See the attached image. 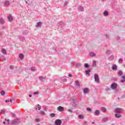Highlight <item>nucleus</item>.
Here are the masks:
<instances>
[{"label": "nucleus", "mask_w": 125, "mask_h": 125, "mask_svg": "<svg viewBox=\"0 0 125 125\" xmlns=\"http://www.w3.org/2000/svg\"><path fill=\"white\" fill-rule=\"evenodd\" d=\"M36 122H39V119H36Z\"/></svg>", "instance_id": "nucleus-42"}, {"label": "nucleus", "mask_w": 125, "mask_h": 125, "mask_svg": "<svg viewBox=\"0 0 125 125\" xmlns=\"http://www.w3.org/2000/svg\"><path fill=\"white\" fill-rule=\"evenodd\" d=\"M124 67L125 68V64L124 65Z\"/></svg>", "instance_id": "nucleus-47"}, {"label": "nucleus", "mask_w": 125, "mask_h": 125, "mask_svg": "<svg viewBox=\"0 0 125 125\" xmlns=\"http://www.w3.org/2000/svg\"><path fill=\"white\" fill-rule=\"evenodd\" d=\"M41 26H42V22H39L37 23V25H36V27H37V28H39V27H41Z\"/></svg>", "instance_id": "nucleus-12"}, {"label": "nucleus", "mask_w": 125, "mask_h": 125, "mask_svg": "<svg viewBox=\"0 0 125 125\" xmlns=\"http://www.w3.org/2000/svg\"><path fill=\"white\" fill-rule=\"evenodd\" d=\"M68 76H69V77H72V75H71V74H69Z\"/></svg>", "instance_id": "nucleus-39"}, {"label": "nucleus", "mask_w": 125, "mask_h": 125, "mask_svg": "<svg viewBox=\"0 0 125 125\" xmlns=\"http://www.w3.org/2000/svg\"><path fill=\"white\" fill-rule=\"evenodd\" d=\"M7 124L9 125V120H7Z\"/></svg>", "instance_id": "nucleus-36"}, {"label": "nucleus", "mask_w": 125, "mask_h": 125, "mask_svg": "<svg viewBox=\"0 0 125 125\" xmlns=\"http://www.w3.org/2000/svg\"><path fill=\"white\" fill-rule=\"evenodd\" d=\"M80 9L82 11H83V8L82 7H80Z\"/></svg>", "instance_id": "nucleus-33"}, {"label": "nucleus", "mask_w": 125, "mask_h": 125, "mask_svg": "<svg viewBox=\"0 0 125 125\" xmlns=\"http://www.w3.org/2000/svg\"><path fill=\"white\" fill-rule=\"evenodd\" d=\"M117 86L118 84H117V83H113L111 85L110 88H111V89H116Z\"/></svg>", "instance_id": "nucleus-1"}, {"label": "nucleus", "mask_w": 125, "mask_h": 125, "mask_svg": "<svg viewBox=\"0 0 125 125\" xmlns=\"http://www.w3.org/2000/svg\"><path fill=\"white\" fill-rule=\"evenodd\" d=\"M85 73H86V75H88V76H89V73H90V70H85Z\"/></svg>", "instance_id": "nucleus-15"}, {"label": "nucleus", "mask_w": 125, "mask_h": 125, "mask_svg": "<svg viewBox=\"0 0 125 125\" xmlns=\"http://www.w3.org/2000/svg\"><path fill=\"white\" fill-rule=\"evenodd\" d=\"M3 124L4 125H5V122H3Z\"/></svg>", "instance_id": "nucleus-43"}, {"label": "nucleus", "mask_w": 125, "mask_h": 125, "mask_svg": "<svg viewBox=\"0 0 125 125\" xmlns=\"http://www.w3.org/2000/svg\"><path fill=\"white\" fill-rule=\"evenodd\" d=\"M108 90H110V89H108Z\"/></svg>", "instance_id": "nucleus-48"}, {"label": "nucleus", "mask_w": 125, "mask_h": 125, "mask_svg": "<svg viewBox=\"0 0 125 125\" xmlns=\"http://www.w3.org/2000/svg\"><path fill=\"white\" fill-rule=\"evenodd\" d=\"M58 110H59V112H62L64 110V109H63L62 106H59L58 107Z\"/></svg>", "instance_id": "nucleus-7"}, {"label": "nucleus", "mask_w": 125, "mask_h": 125, "mask_svg": "<svg viewBox=\"0 0 125 125\" xmlns=\"http://www.w3.org/2000/svg\"><path fill=\"white\" fill-rule=\"evenodd\" d=\"M122 109L121 108H116L115 109V113H119V114H121L122 113Z\"/></svg>", "instance_id": "nucleus-4"}, {"label": "nucleus", "mask_w": 125, "mask_h": 125, "mask_svg": "<svg viewBox=\"0 0 125 125\" xmlns=\"http://www.w3.org/2000/svg\"><path fill=\"white\" fill-rule=\"evenodd\" d=\"M122 78L123 80L120 81V83H125V75L122 76Z\"/></svg>", "instance_id": "nucleus-6"}, {"label": "nucleus", "mask_w": 125, "mask_h": 125, "mask_svg": "<svg viewBox=\"0 0 125 125\" xmlns=\"http://www.w3.org/2000/svg\"><path fill=\"white\" fill-rule=\"evenodd\" d=\"M5 60H6V59H5Z\"/></svg>", "instance_id": "nucleus-49"}, {"label": "nucleus", "mask_w": 125, "mask_h": 125, "mask_svg": "<svg viewBox=\"0 0 125 125\" xmlns=\"http://www.w3.org/2000/svg\"><path fill=\"white\" fill-rule=\"evenodd\" d=\"M119 63H123V59H120L118 61Z\"/></svg>", "instance_id": "nucleus-28"}, {"label": "nucleus", "mask_w": 125, "mask_h": 125, "mask_svg": "<svg viewBox=\"0 0 125 125\" xmlns=\"http://www.w3.org/2000/svg\"><path fill=\"white\" fill-rule=\"evenodd\" d=\"M101 111H102V112H106L107 110L106 109V108H105L104 107H102L101 108Z\"/></svg>", "instance_id": "nucleus-14"}, {"label": "nucleus", "mask_w": 125, "mask_h": 125, "mask_svg": "<svg viewBox=\"0 0 125 125\" xmlns=\"http://www.w3.org/2000/svg\"><path fill=\"white\" fill-rule=\"evenodd\" d=\"M8 19L9 21H10V22H11L12 21V17L11 16L8 17Z\"/></svg>", "instance_id": "nucleus-17"}, {"label": "nucleus", "mask_w": 125, "mask_h": 125, "mask_svg": "<svg viewBox=\"0 0 125 125\" xmlns=\"http://www.w3.org/2000/svg\"><path fill=\"white\" fill-rule=\"evenodd\" d=\"M100 114V111L98 110H97L95 111V115L96 116H97L98 115H99Z\"/></svg>", "instance_id": "nucleus-11"}, {"label": "nucleus", "mask_w": 125, "mask_h": 125, "mask_svg": "<svg viewBox=\"0 0 125 125\" xmlns=\"http://www.w3.org/2000/svg\"><path fill=\"white\" fill-rule=\"evenodd\" d=\"M36 110H38V108H36Z\"/></svg>", "instance_id": "nucleus-44"}, {"label": "nucleus", "mask_w": 125, "mask_h": 125, "mask_svg": "<svg viewBox=\"0 0 125 125\" xmlns=\"http://www.w3.org/2000/svg\"><path fill=\"white\" fill-rule=\"evenodd\" d=\"M112 125H114V124H112Z\"/></svg>", "instance_id": "nucleus-50"}, {"label": "nucleus", "mask_w": 125, "mask_h": 125, "mask_svg": "<svg viewBox=\"0 0 125 125\" xmlns=\"http://www.w3.org/2000/svg\"><path fill=\"white\" fill-rule=\"evenodd\" d=\"M84 67L85 68H88V63H85Z\"/></svg>", "instance_id": "nucleus-29"}, {"label": "nucleus", "mask_w": 125, "mask_h": 125, "mask_svg": "<svg viewBox=\"0 0 125 125\" xmlns=\"http://www.w3.org/2000/svg\"><path fill=\"white\" fill-rule=\"evenodd\" d=\"M0 94L3 96L5 95V92H4V91H1L0 92Z\"/></svg>", "instance_id": "nucleus-22"}, {"label": "nucleus", "mask_w": 125, "mask_h": 125, "mask_svg": "<svg viewBox=\"0 0 125 125\" xmlns=\"http://www.w3.org/2000/svg\"><path fill=\"white\" fill-rule=\"evenodd\" d=\"M68 112H72V110L71 109H68Z\"/></svg>", "instance_id": "nucleus-37"}, {"label": "nucleus", "mask_w": 125, "mask_h": 125, "mask_svg": "<svg viewBox=\"0 0 125 125\" xmlns=\"http://www.w3.org/2000/svg\"><path fill=\"white\" fill-rule=\"evenodd\" d=\"M19 58H20L21 60H23V59H24V55L23 54H20L19 55Z\"/></svg>", "instance_id": "nucleus-8"}, {"label": "nucleus", "mask_w": 125, "mask_h": 125, "mask_svg": "<svg viewBox=\"0 0 125 125\" xmlns=\"http://www.w3.org/2000/svg\"><path fill=\"white\" fill-rule=\"evenodd\" d=\"M94 79L96 83H99V77L98 76V75L95 74L94 75Z\"/></svg>", "instance_id": "nucleus-3"}, {"label": "nucleus", "mask_w": 125, "mask_h": 125, "mask_svg": "<svg viewBox=\"0 0 125 125\" xmlns=\"http://www.w3.org/2000/svg\"><path fill=\"white\" fill-rule=\"evenodd\" d=\"M87 111H89V112H91V108H87Z\"/></svg>", "instance_id": "nucleus-32"}, {"label": "nucleus", "mask_w": 125, "mask_h": 125, "mask_svg": "<svg viewBox=\"0 0 125 125\" xmlns=\"http://www.w3.org/2000/svg\"><path fill=\"white\" fill-rule=\"evenodd\" d=\"M10 102H11L12 103V100H10Z\"/></svg>", "instance_id": "nucleus-41"}, {"label": "nucleus", "mask_w": 125, "mask_h": 125, "mask_svg": "<svg viewBox=\"0 0 125 125\" xmlns=\"http://www.w3.org/2000/svg\"><path fill=\"white\" fill-rule=\"evenodd\" d=\"M115 118H122V114H115Z\"/></svg>", "instance_id": "nucleus-9"}, {"label": "nucleus", "mask_w": 125, "mask_h": 125, "mask_svg": "<svg viewBox=\"0 0 125 125\" xmlns=\"http://www.w3.org/2000/svg\"><path fill=\"white\" fill-rule=\"evenodd\" d=\"M5 4H6L7 5H8V4H9V2H8V1H6V2H5Z\"/></svg>", "instance_id": "nucleus-34"}, {"label": "nucleus", "mask_w": 125, "mask_h": 125, "mask_svg": "<svg viewBox=\"0 0 125 125\" xmlns=\"http://www.w3.org/2000/svg\"><path fill=\"white\" fill-rule=\"evenodd\" d=\"M90 55L92 57H93V56H95V53L91 52L90 53Z\"/></svg>", "instance_id": "nucleus-21"}, {"label": "nucleus", "mask_w": 125, "mask_h": 125, "mask_svg": "<svg viewBox=\"0 0 125 125\" xmlns=\"http://www.w3.org/2000/svg\"><path fill=\"white\" fill-rule=\"evenodd\" d=\"M5 113V110H1V114H2V115H3V114H4Z\"/></svg>", "instance_id": "nucleus-27"}, {"label": "nucleus", "mask_w": 125, "mask_h": 125, "mask_svg": "<svg viewBox=\"0 0 125 125\" xmlns=\"http://www.w3.org/2000/svg\"><path fill=\"white\" fill-rule=\"evenodd\" d=\"M75 83H76V85H77V86H80V83H79V82L76 81Z\"/></svg>", "instance_id": "nucleus-26"}, {"label": "nucleus", "mask_w": 125, "mask_h": 125, "mask_svg": "<svg viewBox=\"0 0 125 125\" xmlns=\"http://www.w3.org/2000/svg\"><path fill=\"white\" fill-rule=\"evenodd\" d=\"M104 15L105 16H107L108 15V12L105 11L104 13Z\"/></svg>", "instance_id": "nucleus-23"}, {"label": "nucleus", "mask_w": 125, "mask_h": 125, "mask_svg": "<svg viewBox=\"0 0 125 125\" xmlns=\"http://www.w3.org/2000/svg\"><path fill=\"white\" fill-rule=\"evenodd\" d=\"M29 97H32V95H29Z\"/></svg>", "instance_id": "nucleus-40"}, {"label": "nucleus", "mask_w": 125, "mask_h": 125, "mask_svg": "<svg viewBox=\"0 0 125 125\" xmlns=\"http://www.w3.org/2000/svg\"><path fill=\"white\" fill-rule=\"evenodd\" d=\"M88 91H89V90L88 89V88H86L84 90V93H85V94L88 93Z\"/></svg>", "instance_id": "nucleus-13"}, {"label": "nucleus", "mask_w": 125, "mask_h": 125, "mask_svg": "<svg viewBox=\"0 0 125 125\" xmlns=\"http://www.w3.org/2000/svg\"><path fill=\"white\" fill-rule=\"evenodd\" d=\"M40 80L42 82H45V79L43 78L42 77H40Z\"/></svg>", "instance_id": "nucleus-16"}, {"label": "nucleus", "mask_w": 125, "mask_h": 125, "mask_svg": "<svg viewBox=\"0 0 125 125\" xmlns=\"http://www.w3.org/2000/svg\"><path fill=\"white\" fill-rule=\"evenodd\" d=\"M55 124L56 125H61V124H62V121L60 119L56 120Z\"/></svg>", "instance_id": "nucleus-2"}, {"label": "nucleus", "mask_w": 125, "mask_h": 125, "mask_svg": "<svg viewBox=\"0 0 125 125\" xmlns=\"http://www.w3.org/2000/svg\"><path fill=\"white\" fill-rule=\"evenodd\" d=\"M11 114H12V115H14V114H13V113H12Z\"/></svg>", "instance_id": "nucleus-45"}, {"label": "nucleus", "mask_w": 125, "mask_h": 125, "mask_svg": "<svg viewBox=\"0 0 125 125\" xmlns=\"http://www.w3.org/2000/svg\"><path fill=\"white\" fill-rule=\"evenodd\" d=\"M112 70H117V69H118V66H117V65H116V64H114L112 67Z\"/></svg>", "instance_id": "nucleus-10"}, {"label": "nucleus", "mask_w": 125, "mask_h": 125, "mask_svg": "<svg viewBox=\"0 0 125 125\" xmlns=\"http://www.w3.org/2000/svg\"><path fill=\"white\" fill-rule=\"evenodd\" d=\"M92 124H94V122H92Z\"/></svg>", "instance_id": "nucleus-46"}, {"label": "nucleus", "mask_w": 125, "mask_h": 125, "mask_svg": "<svg viewBox=\"0 0 125 125\" xmlns=\"http://www.w3.org/2000/svg\"><path fill=\"white\" fill-rule=\"evenodd\" d=\"M119 76H123V71H120L118 73Z\"/></svg>", "instance_id": "nucleus-25"}, {"label": "nucleus", "mask_w": 125, "mask_h": 125, "mask_svg": "<svg viewBox=\"0 0 125 125\" xmlns=\"http://www.w3.org/2000/svg\"><path fill=\"white\" fill-rule=\"evenodd\" d=\"M79 119H83V115H79Z\"/></svg>", "instance_id": "nucleus-31"}, {"label": "nucleus", "mask_w": 125, "mask_h": 125, "mask_svg": "<svg viewBox=\"0 0 125 125\" xmlns=\"http://www.w3.org/2000/svg\"><path fill=\"white\" fill-rule=\"evenodd\" d=\"M37 108H38V110H41V105L38 104Z\"/></svg>", "instance_id": "nucleus-30"}, {"label": "nucleus", "mask_w": 125, "mask_h": 125, "mask_svg": "<svg viewBox=\"0 0 125 125\" xmlns=\"http://www.w3.org/2000/svg\"><path fill=\"white\" fill-rule=\"evenodd\" d=\"M50 116L51 117V118H54V117H55V114L51 113L50 114Z\"/></svg>", "instance_id": "nucleus-20"}, {"label": "nucleus", "mask_w": 125, "mask_h": 125, "mask_svg": "<svg viewBox=\"0 0 125 125\" xmlns=\"http://www.w3.org/2000/svg\"><path fill=\"white\" fill-rule=\"evenodd\" d=\"M34 94H35V95L39 94V92H35L34 93Z\"/></svg>", "instance_id": "nucleus-35"}, {"label": "nucleus", "mask_w": 125, "mask_h": 125, "mask_svg": "<svg viewBox=\"0 0 125 125\" xmlns=\"http://www.w3.org/2000/svg\"><path fill=\"white\" fill-rule=\"evenodd\" d=\"M44 111H42V110H41L40 111V112H39V114L40 115H44Z\"/></svg>", "instance_id": "nucleus-19"}, {"label": "nucleus", "mask_w": 125, "mask_h": 125, "mask_svg": "<svg viewBox=\"0 0 125 125\" xmlns=\"http://www.w3.org/2000/svg\"><path fill=\"white\" fill-rule=\"evenodd\" d=\"M1 51L4 55H6V54H7V52H6V50L5 49H2Z\"/></svg>", "instance_id": "nucleus-5"}, {"label": "nucleus", "mask_w": 125, "mask_h": 125, "mask_svg": "<svg viewBox=\"0 0 125 125\" xmlns=\"http://www.w3.org/2000/svg\"><path fill=\"white\" fill-rule=\"evenodd\" d=\"M0 22L1 24H3L4 23V21L2 19H0Z\"/></svg>", "instance_id": "nucleus-18"}, {"label": "nucleus", "mask_w": 125, "mask_h": 125, "mask_svg": "<svg viewBox=\"0 0 125 125\" xmlns=\"http://www.w3.org/2000/svg\"><path fill=\"white\" fill-rule=\"evenodd\" d=\"M5 102H6V103H7V102H9V101H8V100H6V101H5Z\"/></svg>", "instance_id": "nucleus-38"}, {"label": "nucleus", "mask_w": 125, "mask_h": 125, "mask_svg": "<svg viewBox=\"0 0 125 125\" xmlns=\"http://www.w3.org/2000/svg\"><path fill=\"white\" fill-rule=\"evenodd\" d=\"M93 66H94V67L96 66V62H95V61H93Z\"/></svg>", "instance_id": "nucleus-24"}]
</instances>
